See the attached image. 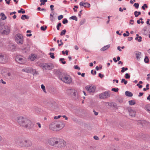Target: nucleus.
<instances>
[{
	"instance_id": "1",
	"label": "nucleus",
	"mask_w": 150,
	"mask_h": 150,
	"mask_svg": "<svg viewBox=\"0 0 150 150\" xmlns=\"http://www.w3.org/2000/svg\"><path fill=\"white\" fill-rule=\"evenodd\" d=\"M48 142L51 146L57 147H63L65 146L66 144L63 139L55 137L49 139Z\"/></svg>"
},
{
	"instance_id": "32",
	"label": "nucleus",
	"mask_w": 150,
	"mask_h": 150,
	"mask_svg": "<svg viewBox=\"0 0 150 150\" xmlns=\"http://www.w3.org/2000/svg\"><path fill=\"white\" fill-rule=\"evenodd\" d=\"M129 105H134L136 104V102L134 100H130L129 101Z\"/></svg>"
},
{
	"instance_id": "19",
	"label": "nucleus",
	"mask_w": 150,
	"mask_h": 150,
	"mask_svg": "<svg viewBox=\"0 0 150 150\" xmlns=\"http://www.w3.org/2000/svg\"><path fill=\"white\" fill-rule=\"evenodd\" d=\"M8 60L7 57H0V63H4Z\"/></svg>"
},
{
	"instance_id": "28",
	"label": "nucleus",
	"mask_w": 150,
	"mask_h": 150,
	"mask_svg": "<svg viewBox=\"0 0 150 150\" xmlns=\"http://www.w3.org/2000/svg\"><path fill=\"white\" fill-rule=\"evenodd\" d=\"M140 137L142 139H145L146 138H147L148 137V136L147 134H141L140 135Z\"/></svg>"
},
{
	"instance_id": "37",
	"label": "nucleus",
	"mask_w": 150,
	"mask_h": 150,
	"mask_svg": "<svg viewBox=\"0 0 150 150\" xmlns=\"http://www.w3.org/2000/svg\"><path fill=\"white\" fill-rule=\"evenodd\" d=\"M134 54L136 56H139L141 55V53L139 52H134Z\"/></svg>"
},
{
	"instance_id": "23",
	"label": "nucleus",
	"mask_w": 150,
	"mask_h": 150,
	"mask_svg": "<svg viewBox=\"0 0 150 150\" xmlns=\"http://www.w3.org/2000/svg\"><path fill=\"white\" fill-rule=\"evenodd\" d=\"M30 73H31L33 75H36L39 74L38 71H36L35 69H33L32 68L31 72Z\"/></svg>"
},
{
	"instance_id": "54",
	"label": "nucleus",
	"mask_w": 150,
	"mask_h": 150,
	"mask_svg": "<svg viewBox=\"0 0 150 150\" xmlns=\"http://www.w3.org/2000/svg\"><path fill=\"white\" fill-rule=\"evenodd\" d=\"M74 67L75 69H78V70H79L80 69V68L77 65H75L74 66Z\"/></svg>"
},
{
	"instance_id": "20",
	"label": "nucleus",
	"mask_w": 150,
	"mask_h": 150,
	"mask_svg": "<svg viewBox=\"0 0 150 150\" xmlns=\"http://www.w3.org/2000/svg\"><path fill=\"white\" fill-rule=\"evenodd\" d=\"M32 69V68L31 67H28L22 69V71L27 73H30L31 72Z\"/></svg>"
},
{
	"instance_id": "13",
	"label": "nucleus",
	"mask_w": 150,
	"mask_h": 150,
	"mask_svg": "<svg viewBox=\"0 0 150 150\" xmlns=\"http://www.w3.org/2000/svg\"><path fill=\"white\" fill-rule=\"evenodd\" d=\"M50 129L53 131H58L55 122L52 123L50 125Z\"/></svg>"
},
{
	"instance_id": "5",
	"label": "nucleus",
	"mask_w": 150,
	"mask_h": 150,
	"mask_svg": "<svg viewBox=\"0 0 150 150\" xmlns=\"http://www.w3.org/2000/svg\"><path fill=\"white\" fill-rule=\"evenodd\" d=\"M60 80L64 82L67 84H70L72 82L71 77L70 76L67 75L65 74L63 75Z\"/></svg>"
},
{
	"instance_id": "9",
	"label": "nucleus",
	"mask_w": 150,
	"mask_h": 150,
	"mask_svg": "<svg viewBox=\"0 0 150 150\" xmlns=\"http://www.w3.org/2000/svg\"><path fill=\"white\" fill-rule=\"evenodd\" d=\"M96 88L95 86L92 85H87L85 87V88L86 91L90 93L94 92L95 91Z\"/></svg>"
},
{
	"instance_id": "58",
	"label": "nucleus",
	"mask_w": 150,
	"mask_h": 150,
	"mask_svg": "<svg viewBox=\"0 0 150 150\" xmlns=\"http://www.w3.org/2000/svg\"><path fill=\"white\" fill-rule=\"evenodd\" d=\"M98 76L100 77L101 78H102L104 76V75L101 74V73H99Z\"/></svg>"
},
{
	"instance_id": "25",
	"label": "nucleus",
	"mask_w": 150,
	"mask_h": 150,
	"mask_svg": "<svg viewBox=\"0 0 150 150\" xmlns=\"http://www.w3.org/2000/svg\"><path fill=\"white\" fill-rule=\"evenodd\" d=\"M125 95L128 97H132L133 94L130 92L127 91L125 92Z\"/></svg>"
},
{
	"instance_id": "7",
	"label": "nucleus",
	"mask_w": 150,
	"mask_h": 150,
	"mask_svg": "<svg viewBox=\"0 0 150 150\" xmlns=\"http://www.w3.org/2000/svg\"><path fill=\"white\" fill-rule=\"evenodd\" d=\"M110 93L109 91H105L100 94L99 97L100 99L107 98L110 96Z\"/></svg>"
},
{
	"instance_id": "59",
	"label": "nucleus",
	"mask_w": 150,
	"mask_h": 150,
	"mask_svg": "<svg viewBox=\"0 0 150 150\" xmlns=\"http://www.w3.org/2000/svg\"><path fill=\"white\" fill-rule=\"evenodd\" d=\"M137 86H138L139 88H141L142 87V86L139 83H137Z\"/></svg>"
},
{
	"instance_id": "47",
	"label": "nucleus",
	"mask_w": 150,
	"mask_h": 150,
	"mask_svg": "<svg viewBox=\"0 0 150 150\" xmlns=\"http://www.w3.org/2000/svg\"><path fill=\"white\" fill-rule=\"evenodd\" d=\"M130 75L128 73H126L125 74V77L126 79H129L130 78Z\"/></svg>"
},
{
	"instance_id": "52",
	"label": "nucleus",
	"mask_w": 150,
	"mask_h": 150,
	"mask_svg": "<svg viewBox=\"0 0 150 150\" xmlns=\"http://www.w3.org/2000/svg\"><path fill=\"white\" fill-rule=\"evenodd\" d=\"M62 53L64 55L65 54L66 55H68V51L67 50H66L65 52L62 51Z\"/></svg>"
},
{
	"instance_id": "42",
	"label": "nucleus",
	"mask_w": 150,
	"mask_h": 150,
	"mask_svg": "<svg viewBox=\"0 0 150 150\" xmlns=\"http://www.w3.org/2000/svg\"><path fill=\"white\" fill-rule=\"evenodd\" d=\"M62 26L61 23H59L57 25V29L58 30H59V28Z\"/></svg>"
},
{
	"instance_id": "43",
	"label": "nucleus",
	"mask_w": 150,
	"mask_h": 150,
	"mask_svg": "<svg viewBox=\"0 0 150 150\" xmlns=\"http://www.w3.org/2000/svg\"><path fill=\"white\" fill-rule=\"evenodd\" d=\"M128 70V68L126 67L125 68L124 67H123L122 68V70L121 72L122 73H123L125 72V71H126Z\"/></svg>"
},
{
	"instance_id": "4",
	"label": "nucleus",
	"mask_w": 150,
	"mask_h": 150,
	"mask_svg": "<svg viewBox=\"0 0 150 150\" xmlns=\"http://www.w3.org/2000/svg\"><path fill=\"white\" fill-rule=\"evenodd\" d=\"M10 27L7 25H4L3 27L0 28V33L2 34L8 35L10 33Z\"/></svg>"
},
{
	"instance_id": "12",
	"label": "nucleus",
	"mask_w": 150,
	"mask_h": 150,
	"mask_svg": "<svg viewBox=\"0 0 150 150\" xmlns=\"http://www.w3.org/2000/svg\"><path fill=\"white\" fill-rule=\"evenodd\" d=\"M30 51V47L28 45L25 46L21 49V52L23 54L28 53Z\"/></svg>"
},
{
	"instance_id": "51",
	"label": "nucleus",
	"mask_w": 150,
	"mask_h": 150,
	"mask_svg": "<svg viewBox=\"0 0 150 150\" xmlns=\"http://www.w3.org/2000/svg\"><path fill=\"white\" fill-rule=\"evenodd\" d=\"M145 7L146 8H147L148 6L146 4H144L142 6V8L143 10H145Z\"/></svg>"
},
{
	"instance_id": "38",
	"label": "nucleus",
	"mask_w": 150,
	"mask_h": 150,
	"mask_svg": "<svg viewBox=\"0 0 150 150\" xmlns=\"http://www.w3.org/2000/svg\"><path fill=\"white\" fill-rule=\"evenodd\" d=\"M64 59L63 58H60L59 61L60 62L62 63L63 64H64L66 63V62L64 61Z\"/></svg>"
},
{
	"instance_id": "24",
	"label": "nucleus",
	"mask_w": 150,
	"mask_h": 150,
	"mask_svg": "<svg viewBox=\"0 0 150 150\" xmlns=\"http://www.w3.org/2000/svg\"><path fill=\"white\" fill-rule=\"evenodd\" d=\"M147 29V28L146 27H145L142 29V32L144 35H147V33L146 32Z\"/></svg>"
},
{
	"instance_id": "45",
	"label": "nucleus",
	"mask_w": 150,
	"mask_h": 150,
	"mask_svg": "<svg viewBox=\"0 0 150 150\" xmlns=\"http://www.w3.org/2000/svg\"><path fill=\"white\" fill-rule=\"evenodd\" d=\"M68 21L66 18H64L63 19L62 23L64 24H65L67 23Z\"/></svg>"
},
{
	"instance_id": "31",
	"label": "nucleus",
	"mask_w": 150,
	"mask_h": 150,
	"mask_svg": "<svg viewBox=\"0 0 150 150\" xmlns=\"http://www.w3.org/2000/svg\"><path fill=\"white\" fill-rule=\"evenodd\" d=\"M134 15L135 17H137L138 16L140 15L141 14V12L140 11H136L134 12Z\"/></svg>"
},
{
	"instance_id": "49",
	"label": "nucleus",
	"mask_w": 150,
	"mask_h": 150,
	"mask_svg": "<svg viewBox=\"0 0 150 150\" xmlns=\"http://www.w3.org/2000/svg\"><path fill=\"white\" fill-rule=\"evenodd\" d=\"M139 4L138 3H135L133 6L134 7H135V8L137 9L139 7Z\"/></svg>"
},
{
	"instance_id": "11",
	"label": "nucleus",
	"mask_w": 150,
	"mask_h": 150,
	"mask_svg": "<svg viewBox=\"0 0 150 150\" xmlns=\"http://www.w3.org/2000/svg\"><path fill=\"white\" fill-rule=\"evenodd\" d=\"M55 122L58 130L61 129L64 127V124L62 122Z\"/></svg>"
},
{
	"instance_id": "2",
	"label": "nucleus",
	"mask_w": 150,
	"mask_h": 150,
	"mask_svg": "<svg viewBox=\"0 0 150 150\" xmlns=\"http://www.w3.org/2000/svg\"><path fill=\"white\" fill-rule=\"evenodd\" d=\"M17 122L21 126L28 128H31L33 126L30 120L23 116H18L16 118Z\"/></svg>"
},
{
	"instance_id": "46",
	"label": "nucleus",
	"mask_w": 150,
	"mask_h": 150,
	"mask_svg": "<svg viewBox=\"0 0 150 150\" xmlns=\"http://www.w3.org/2000/svg\"><path fill=\"white\" fill-rule=\"evenodd\" d=\"M41 88L42 89L43 91L44 92H46L45 87L43 84H42L41 85Z\"/></svg>"
},
{
	"instance_id": "61",
	"label": "nucleus",
	"mask_w": 150,
	"mask_h": 150,
	"mask_svg": "<svg viewBox=\"0 0 150 150\" xmlns=\"http://www.w3.org/2000/svg\"><path fill=\"white\" fill-rule=\"evenodd\" d=\"M130 24H131L132 25L133 24V23L134 22V21L133 20H130Z\"/></svg>"
},
{
	"instance_id": "21",
	"label": "nucleus",
	"mask_w": 150,
	"mask_h": 150,
	"mask_svg": "<svg viewBox=\"0 0 150 150\" xmlns=\"http://www.w3.org/2000/svg\"><path fill=\"white\" fill-rule=\"evenodd\" d=\"M15 60L20 64H22L24 62V59L21 58H19V57H16Z\"/></svg>"
},
{
	"instance_id": "30",
	"label": "nucleus",
	"mask_w": 150,
	"mask_h": 150,
	"mask_svg": "<svg viewBox=\"0 0 150 150\" xmlns=\"http://www.w3.org/2000/svg\"><path fill=\"white\" fill-rule=\"evenodd\" d=\"M106 103L108 104V105L110 106H113L115 107V104L113 102H111L110 103L109 102H106Z\"/></svg>"
},
{
	"instance_id": "55",
	"label": "nucleus",
	"mask_w": 150,
	"mask_h": 150,
	"mask_svg": "<svg viewBox=\"0 0 150 150\" xmlns=\"http://www.w3.org/2000/svg\"><path fill=\"white\" fill-rule=\"evenodd\" d=\"M54 7V6L53 5H51L50 6V8L51 9V10L52 11H53L54 10V9L53 8Z\"/></svg>"
},
{
	"instance_id": "44",
	"label": "nucleus",
	"mask_w": 150,
	"mask_h": 150,
	"mask_svg": "<svg viewBox=\"0 0 150 150\" xmlns=\"http://www.w3.org/2000/svg\"><path fill=\"white\" fill-rule=\"evenodd\" d=\"M111 90L112 91H114L115 92H117L119 90V89L118 88H113Z\"/></svg>"
},
{
	"instance_id": "18",
	"label": "nucleus",
	"mask_w": 150,
	"mask_h": 150,
	"mask_svg": "<svg viewBox=\"0 0 150 150\" xmlns=\"http://www.w3.org/2000/svg\"><path fill=\"white\" fill-rule=\"evenodd\" d=\"M55 74L57 75L60 79L62 78L64 73L61 72L59 70H56L55 71Z\"/></svg>"
},
{
	"instance_id": "53",
	"label": "nucleus",
	"mask_w": 150,
	"mask_h": 150,
	"mask_svg": "<svg viewBox=\"0 0 150 150\" xmlns=\"http://www.w3.org/2000/svg\"><path fill=\"white\" fill-rule=\"evenodd\" d=\"M63 17V16L62 15H60L58 16V20H60Z\"/></svg>"
},
{
	"instance_id": "26",
	"label": "nucleus",
	"mask_w": 150,
	"mask_h": 150,
	"mask_svg": "<svg viewBox=\"0 0 150 150\" xmlns=\"http://www.w3.org/2000/svg\"><path fill=\"white\" fill-rule=\"evenodd\" d=\"M110 47V45H107L103 47V48L101 49V51H104L108 49Z\"/></svg>"
},
{
	"instance_id": "8",
	"label": "nucleus",
	"mask_w": 150,
	"mask_h": 150,
	"mask_svg": "<svg viewBox=\"0 0 150 150\" xmlns=\"http://www.w3.org/2000/svg\"><path fill=\"white\" fill-rule=\"evenodd\" d=\"M15 40L18 44H22L23 42L22 35L19 34H17Z\"/></svg>"
},
{
	"instance_id": "29",
	"label": "nucleus",
	"mask_w": 150,
	"mask_h": 150,
	"mask_svg": "<svg viewBox=\"0 0 150 150\" xmlns=\"http://www.w3.org/2000/svg\"><path fill=\"white\" fill-rule=\"evenodd\" d=\"M0 16L2 17L0 19H1L2 20H4L6 18V17L5 16L4 13H1L0 14Z\"/></svg>"
},
{
	"instance_id": "14",
	"label": "nucleus",
	"mask_w": 150,
	"mask_h": 150,
	"mask_svg": "<svg viewBox=\"0 0 150 150\" xmlns=\"http://www.w3.org/2000/svg\"><path fill=\"white\" fill-rule=\"evenodd\" d=\"M55 104V103L54 101L48 102L47 104V106L50 109H53L54 108Z\"/></svg>"
},
{
	"instance_id": "15",
	"label": "nucleus",
	"mask_w": 150,
	"mask_h": 150,
	"mask_svg": "<svg viewBox=\"0 0 150 150\" xmlns=\"http://www.w3.org/2000/svg\"><path fill=\"white\" fill-rule=\"evenodd\" d=\"M25 147H29L32 144V142L29 140L26 139L24 140Z\"/></svg>"
},
{
	"instance_id": "56",
	"label": "nucleus",
	"mask_w": 150,
	"mask_h": 150,
	"mask_svg": "<svg viewBox=\"0 0 150 150\" xmlns=\"http://www.w3.org/2000/svg\"><path fill=\"white\" fill-rule=\"evenodd\" d=\"M60 42V44H58V46H60L61 45H62L63 44V43L62 42V40H60L59 41Z\"/></svg>"
},
{
	"instance_id": "22",
	"label": "nucleus",
	"mask_w": 150,
	"mask_h": 150,
	"mask_svg": "<svg viewBox=\"0 0 150 150\" xmlns=\"http://www.w3.org/2000/svg\"><path fill=\"white\" fill-rule=\"evenodd\" d=\"M129 115L132 117H134L135 115L136 112L132 109H130L129 110Z\"/></svg>"
},
{
	"instance_id": "60",
	"label": "nucleus",
	"mask_w": 150,
	"mask_h": 150,
	"mask_svg": "<svg viewBox=\"0 0 150 150\" xmlns=\"http://www.w3.org/2000/svg\"><path fill=\"white\" fill-rule=\"evenodd\" d=\"M142 38L141 36L138 37V41L139 42H140L142 41Z\"/></svg>"
},
{
	"instance_id": "3",
	"label": "nucleus",
	"mask_w": 150,
	"mask_h": 150,
	"mask_svg": "<svg viewBox=\"0 0 150 150\" xmlns=\"http://www.w3.org/2000/svg\"><path fill=\"white\" fill-rule=\"evenodd\" d=\"M39 66L42 69L45 70H50L54 68V66L53 64L51 63H40Z\"/></svg>"
},
{
	"instance_id": "50",
	"label": "nucleus",
	"mask_w": 150,
	"mask_h": 150,
	"mask_svg": "<svg viewBox=\"0 0 150 150\" xmlns=\"http://www.w3.org/2000/svg\"><path fill=\"white\" fill-rule=\"evenodd\" d=\"M47 26H45V27L43 26H42L41 27L40 29L42 30L45 31L47 29Z\"/></svg>"
},
{
	"instance_id": "27",
	"label": "nucleus",
	"mask_w": 150,
	"mask_h": 150,
	"mask_svg": "<svg viewBox=\"0 0 150 150\" xmlns=\"http://www.w3.org/2000/svg\"><path fill=\"white\" fill-rule=\"evenodd\" d=\"M29 18V16L25 15H23L21 17V18L22 20H25V19H28Z\"/></svg>"
},
{
	"instance_id": "6",
	"label": "nucleus",
	"mask_w": 150,
	"mask_h": 150,
	"mask_svg": "<svg viewBox=\"0 0 150 150\" xmlns=\"http://www.w3.org/2000/svg\"><path fill=\"white\" fill-rule=\"evenodd\" d=\"M67 92L69 95L73 97L77 96L78 93L76 90L74 89H69L67 90Z\"/></svg>"
},
{
	"instance_id": "62",
	"label": "nucleus",
	"mask_w": 150,
	"mask_h": 150,
	"mask_svg": "<svg viewBox=\"0 0 150 150\" xmlns=\"http://www.w3.org/2000/svg\"><path fill=\"white\" fill-rule=\"evenodd\" d=\"M93 138L95 139L96 140H98L99 139L98 137L96 136H94Z\"/></svg>"
},
{
	"instance_id": "16",
	"label": "nucleus",
	"mask_w": 150,
	"mask_h": 150,
	"mask_svg": "<svg viewBox=\"0 0 150 150\" xmlns=\"http://www.w3.org/2000/svg\"><path fill=\"white\" fill-rule=\"evenodd\" d=\"M79 5L80 6H83L84 7H89L90 6V4L87 2H84L83 1H81L79 3Z\"/></svg>"
},
{
	"instance_id": "39",
	"label": "nucleus",
	"mask_w": 150,
	"mask_h": 150,
	"mask_svg": "<svg viewBox=\"0 0 150 150\" xmlns=\"http://www.w3.org/2000/svg\"><path fill=\"white\" fill-rule=\"evenodd\" d=\"M144 61L145 63H148L149 61V59L148 57H145Z\"/></svg>"
},
{
	"instance_id": "35",
	"label": "nucleus",
	"mask_w": 150,
	"mask_h": 150,
	"mask_svg": "<svg viewBox=\"0 0 150 150\" xmlns=\"http://www.w3.org/2000/svg\"><path fill=\"white\" fill-rule=\"evenodd\" d=\"M70 19H73L75 20L76 21H77L78 20L77 17L75 16H72L69 18Z\"/></svg>"
},
{
	"instance_id": "41",
	"label": "nucleus",
	"mask_w": 150,
	"mask_h": 150,
	"mask_svg": "<svg viewBox=\"0 0 150 150\" xmlns=\"http://www.w3.org/2000/svg\"><path fill=\"white\" fill-rule=\"evenodd\" d=\"M37 57H28V59L31 61H34L36 58Z\"/></svg>"
},
{
	"instance_id": "40",
	"label": "nucleus",
	"mask_w": 150,
	"mask_h": 150,
	"mask_svg": "<svg viewBox=\"0 0 150 150\" xmlns=\"http://www.w3.org/2000/svg\"><path fill=\"white\" fill-rule=\"evenodd\" d=\"M86 22V20L85 19H83L81 20V21L80 25H81L84 23Z\"/></svg>"
},
{
	"instance_id": "10",
	"label": "nucleus",
	"mask_w": 150,
	"mask_h": 150,
	"mask_svg": "<svg viewBox=\"0 0 150 150\" xmlns=\"http://www.w3.org/2000/svg\"><path fill=\"white\" fill-rule=\"evenodd\" d=\"M25 139H19L16 141V143L21 147H25L24 140Z\"/></svg>"
},
{
	"instance_id": "64",
	"label": "nucleus",
	"mask_w": 150,
	"mask_h": 150,
	"mask_svg": "<svg viewBox=\"0 0 150 150\" xmlns=\"http://www.w3.org/2000/svg\"><path fill=\"white\" fill-rule=\"evenodd\" d=\"M133 39V38L132 37H129L128 38V40L129 41H131Z\"/></svg>"
},
{
	"instance_id": "48",
	"label": "nucleus",
	"mask_w": 150,
	"mask_h": 150,
	"mask_svg": "<svg viewBox=\"0 0 150 150\" xmlns=\"http://www.w3.org/2000/svg\"><path fill=\"white\" fill-rule=\"evenodd\" d=\"M121 82L122 83H124L125 85H126L127 83V81L125 80V79H122L121 80Z\"/></svg>"
},
{
	"instance_id": "34",
	"label": "nucleus",
	"mask_w": 150,
	"mask_h": 150,
	"mask_svg": "<svg viewBox=\"0 0 150 150\" xmlns=\"http://www.w3.org/2000/svg\"><path fill=\"white\" fill-rule=\"evenodd\" d=\"M54 15V13H53V12H52L50 13V20L52 21H53V17Z\"/></svg>"
},
{
	"instance_id": "57",
	"label": "nucleus",
	"mask_w": 150,
	"mask_h": 150,
	"mask_svg": "<svg viewBox=\"0 0 150 150\" xmlns=\"http://www.w3.org/2000/svg\"><path fill=\"white\" fill-rule=\"evenodd\" d=\"M5 0L6 2V4H7L8 5H9V4L10 3V1L11 0Z\"/></svg>"
},
{
	"instance_id": "36",
	"label": "nucleus",
	"mask_w": 150,
	"mask_h": 150,
	"mask_svg": "<svg viewBox=\"0 0 150 150\" xmlns=\"http://www.w3.org/2000/svg\"><path fill=\"white\" fill-rule=\"evenodd\" d=\"M66 30L65 29L62 30L60 33V35L61 36H63L65 35L66 33Z\"/></svg>"
},
{
	"instance_id": "63",
	"label": "nucleus",
	"mask_w": 150,
	"mask_h": 150,
	"mask_svg": "<svg viewBox=\"0 0 150 150\" xmlns=\"http://www.w3.org/2000/svg\"><path fill=\"white\" fill-rule=\"evenodd\" d=\"M146 110L147 111L150 113V106L149 107H147L146 108Z\"/></svg>"
},
{
	"instance_id": "17",
	"label": "nucleus",
	"mask_w": 150,
	"mask_h": 150,
	"mask_svg": "<svg viewBox=\"0 0 150 150\" xmlns=\"http://www.w3.org/2000/svg\"><path fill=\"white\" fill-rule=\"evenodd\" d=\"M8 48L10 50L14 51L15 50L16 46L13 44H10L8 45Z\"/></svg>"
},
{
	"instance_id": "33",
	"label": "nucleus",
	"mask_w": 150,
	"mask_h": 150,
	"mask_svg": "<svg viewBox=\"0 0 150 150\" xmlns=\"http://www.w3.org/2000/svg\"><path fill=\"white\" fill-rule=\"evenodd\" d=\"M41 4H40V5L42 6V5H44L45 3L47 2V0H40V1Z\"/></svg>"
}]
</instances>
